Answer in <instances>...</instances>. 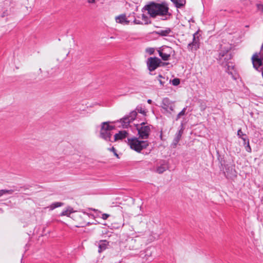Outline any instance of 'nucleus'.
Wrapping results in <instances>:
<instances>
[{"mask_svg":"<svg viewBox=\"0 0 263 263\" xmlns=\"http://www.w3.org/2000/svg\"><path fill=\"white\" fill-rule=\"evenodd\" d=\"M173 51V49L171 47L166 46H162L158 50L159 56L163 61H168Z\"/></svg>","mask_w":263,"mask_h":263,"instance_id":"6","label":"nucleus"},{"mask_svg":"<svg viewBox=\"0 0 263 263\" xmlns=\"http://www.w3.org/2000/svg\"><path fill=\"white\" fill-rule=\"evenodd\" d=\"M145 51L146 53H148L149 55H152L154 54L155 52V48L152 47L147 48L146 49Z\"/></svg>","mask_w":263,"mask_h":263,"instance_id":"22","label":"nucleus"},{"mask_svg":"<svg viewBox=\"0 0 263 263\" xmlns=\"http://www.w3.org/2000/svg\"><path fill=\"white\" fill-rule=\"evenodd\" d=\"M161 60L157 57H150L147 61V66L149 71H152L157 69L161 63Z\"/></svg>","mask_w":263,"mask_h":263,"instance_id":"7","label":"nucleus"},{"mask_svg":"<svg viewBox=\"0 0 263 263\" xmlns=\"http://www.w3.org/2000/svg\"><path fill=\"white\" fill-rule=\"evenodd\" d=\"M137 115V112L136 111H133L128 116L121 119V121L122 122V126L124 128L127 127L129 125V123L135 119Z\"/></svg>","mask_w":263,"mask_h":263,"instance_id":"8","label":"nucleus"},{"mask_svg":"<svg viewBox=\"0 0 263 263\" xmlns=\"http://www.w3.org/2000/svg\"><path fill=\"white\" fill-rule=\"evenodd\" d=\"M205 109V105H201V110H204Z\"/></svg>","mask_w":263,"mask_h":263,"instance_id":"32","label":"nucleus"},{"mask_svg":"<svg viewBox=\"0 0 263 263\" xmlns=\"http://www.w3.org/2000/svg\"><path fill=\"white\" fill-rule=\"evenodd\" d=\"M171 32V30L170 28H166L165 30H159L157 33L161 36H167Z\"/></svg>","mask_w":263,"mask_h":263,"instance_id":"15","label":"nucleus"},{"mask_svg":"<svg viewBox=\"0 0 263 263\" xmlns=\"http://www.w3.org/2000/svg\"><path fill=\"white\" fill-rule=\"evenodd\" d=\"M243 141V144L244 145H246L247 143V141L249 140V139L246 138H244L243 137H242L241 138H240Z\"/></svg>","mask_w":263,"mask_h":263,"instance_id":"30","label":"nucleus"},{"mask_svg":"<svg viewBox=\"0 0 263 263\" xmlns=\"http://www.w3.org/2000/svg\"><path fill=\"white\" fill-rule=\"evenodd\" d=\"M246 145V146L245 148H246V151H247L249 153H251V146H250L249 140L247 141V143Z\"/></svg>","mask_w":263,"mask_h":263,"instance_id":"24","label":"nucleus"},{"mask_svg":"<svg viewBox=\"0 0 263 263\" xmlns=\"http://www.w3.org/2000/svg\"><path fill=\"white\" fill-rule=\"evenodd\" d=\"M134 22L136 23V24H139V22H136V21H134Z\"/></svg>","mask_w":263,"mask_h":263,"instance_id":"36","label":"nucleus"},{"mask_svg":"<svg viewBox=\"0 0 263 263\" xmlns=\"http://www.w3.org/2000/svg\"><path fill=\"white\" fill-rule=\"evenodd\" d=\"M109 149L114 154L115 156H116L117 158H119V156L117 154V153H116V149L115 148V147H112L111 148H109Z\"/></svg>","mask_w":263,"mask_h":263,"instance_id":"26","label":"nucleus"},{"mask_svg":"<svg viewBox=\"0 0 263 263\" xmlns=\"http://www.w3.org/2000/svg\"><path fill=\"white\" fill-rule=\"evenodd\" d=\"M63 204V203L60 202H56L52 203L49 206V208L52 210L57 208L60 207Z\"/></svg>","mask_w":263,"mask_h":263,"instance_id":"17","label":"nucleus"},{"mask_svg":"<svg viewBox=\"0 0 263 263\" xmlns=\"http://www.w3.org/2000/svg\"><path fill=\"white\" fill-rule=\"evenodd\" d=\"M13 192V190H0V197H2L3 195L9 194H11Z\"/></svg>","mask_w":263,"mask_h":263,"instance_id":"18","label":"nucleus"},{"mask_svg":"<svg viewBox=\"0 0 263 263\" xmlns=\"http://www.w3.org/2000/svg\"><path fill=\"white\" fill-rule=\"evenodd\" d=\"M73 210L72 208H69L67 210L63 211L60 214L61 216H69L70 214L73 213Z\"/></svg>","mask_w":263,"mask_h":263,"instance_id":"16","label":"nucleus"},{"mask_svg":"<svg viewBox=\"0 0 263 263\" xmlns=\"http://www.w3.org/2000/svg\"><path fill=\"white\" fill-rule=\"evenodd\" d=\"M116 22L117 23L119 24H128L129 23V21L127 20L126 15L125 14H121L119 16H117L115 18Z\"/></svg>","mask_w":263,"mask_h":263,"instance_id":"10","label":"nucleus"},{"mask_svg":"<svg viewBox=\"0 0 263 263\" xmlns=\"http://www.w3.org/2000/svg\"><path fill=\"white\" fill-rule=\"evenodd\" d=\"M187 107H184L179 114V115H181V116H184L185 114V111L186 110Z\"/></svg>","mask_w":263,"mask_h":263,"instance_id":"27","label":"nucleus"},{"mask_svg":"<svg viewBox=\"0 0 263 263\" xmlns=\"http://www.w3.org/2000/svg\"><path fill=\"white\" fill-rule=\"evenodd\" d=\"M109 216V215L107 214H103L102 215V218L104 220H106L108 218Z\"/></svg>","mask_w":263,"mask_h":263,"instance_id":"29","label":"nucleus"},{"mask_svg":"<svg viewBox=\"0 0 263 263\" xmlns=\"http://www.w3.org/2000/svg\"><path fill=\"white\" fill-rule=\"evenodd\" d=\"M237 136L239 137V138H241L243 136V134L242 133V132L241 131V129H239L238 132H237Z\"/></svg>","mask_w":263,"mask_h":263,"instance_id":"28","label":"nucleus"},{"mask_svg":"<svg viewBox=\"0 0 263 263\" xmlns=\"http://www.w3.org/2000/svg\"><path fill=\"white\" fill-rule=\"evenodd\" d=\"M226 57H230V55L228 53L226 54Z\"/></svg>","mask_w":263,"mask_h":263,"instance_id":"35","label":"nucleus"},{"mask_svg":"<svg viewBox=\"0 0 263 263\" xmlns=\"http://www.w3.org/2000/svg\"><path fill=\"white\" fill-rule=\"evenodd\" d=\"M195 34H194L192 42L188 44V49L191 51L196 50L199 47V42L196 39Z\"/></svg>","mask_w":263,"mask_h":263,"instance_id":"9","label":"nucleus"},{"mask_svg":"<svg viewBox=\"0 0 263 263\" xmlns=\"http://www.w3.org/2000/svg\"><path fill=\"white\" fill-rule=\"evenodd\" d=\"M180 117H181V115H179V114H178L177 115V117H176V120H179V119L180 118Z\"/></svg>","mask_w":263,"mask_h":263,"instance_id":"33","label":"nucleus"},{"mask_svg":"<svg viewBox=\"0 0 263 263\" xmlns=\"http://www.w3.org/2000/svg\"><path fill=\"white\" fill-rule=\"evenodd\" d=\"M180 83V80L179 79H174L172 80V84L174 86H177Z\"/></svg>","mask_w":263,"mask_h":263,"instance_id":"25","label":"nucleus"},{"mask_svg":"<svg viewBox=\"0 0 263 263\" xmlns=\"http://www.w3.org/2000/svg\"><path fill=\"white\" fill-rule=\"evenodd\" d=\"M183 133V130L181 129L179 130L175 135V137L173 141L172 145L173 147H176L178 143L180 141Z\"/></svg>","mask_w":263,"mask_h":263,"instance_id":"11","label":"nucleus"},{"mask_svg":"<svg viewBox=\"0 0 263 263\" xmlns=\"http://www.w3.org/2000/svg\"><path fill=\"white\" fill-rule=\"evenodd\" d=\"M136 111L138 112L144 116H146L147 111L143 108L141 106H137L136 108Z\"/></svg>","mask_w":263,"mask_h":263,"instance_id":"20","label":"nucleus"},{"mask_svg":"<svg viewBox=\"0 0 263 263\" xmlns=\"http://www.w3.org/2000/svg\"><path fill=\"white\" fill-rule=\"evenodd\" d=\"M128 143L132 149L138 152H140L148 145L147 141H140L137 138L128 139Z\"/></svg>","mask_w":263,"mask_h":263,"instance_id":"4","label":"nucleus"},{"mask_svg":"<svg viewBox=\"0 0 263 263\" xmlns=\"http://www.w3.org/2000/svg\"><path fill=\"white\" fill-rule=\"evenodd\" d=\"M161 79H164V78H163L161 75H159L158 76V80L159 81L160 85L163 86L165 83V82L163 81Z\"/></svg>","mask_w":263,"mask_h":263,"instance_id":"23","label":"nucleus"},{"mask_svg":"<svg viewBox=\"0 0 263 263\" xmlns=\"http://www.w3.org/2000/svg\"><path fill=\"white\" fill-rule=\"evenodd\" d=\"M226 66H227V68L226 69L227 71L229 73H232V71H231V69L233 68V66L232 63H226Z\"/></svg>","mask_w":263,"mask_h":263,"instance_id":"21","label":"nucleus"},{"mask_svg":"<svg viewBox=\"0 0 263 263\" xmlns=\"http://www.w3.org/2000/svg\"><path fill=\"white\" fill-rule=\"evenodd\" d=\"M145 7L148 13L152 17L160 16L164 17L163 20H165L171 15V13L168 12V5L165 2L162 3L152 2Z\"/></svg>","mask_w":263,"mask_h":263,"instance_id":"1","label":"nucleus"},{"mask_svg":"<svg viewBox=\"0 0 263 263\" xmlns=\"http://www.w3.org/2000/svg\"><path fill=\"white\" fill-rule=\"evenodd\" d=\"M108 242L106 240H101L99 245V252H101L107 248Z\"/></svg>","mask_w":263,"mask_h":263,"instance_id":"13","label":"nucleus"},{"mask_svg":"<svg viewBox=\"0 0 263 263\" xmlns=\"http://www.w3.org/2000/svg\"><path fill=\"white\" fill-rule=\"evenodd\" d=\"M114 129L115 126L109 125V122H103L100 132V137L107 141H111L110 138Z\"/></svg>","mask_w":263,"mask_h":263,"instance_id":"2","label":"nucleus"},{"mask_svg":"<svg viewBox=\"0 0 263 263\" xmlns=\"http://www.w3.org/2000/svg\"><path fill=\"white\" fill-rule=\"evenodd\" d=\"M152 100H151V99H148V100H147V103H149V104H151V103H152Z\"/></svg>","mask_w":263,"mask_h":263,"instance_id":"34","label":"nucleus"},{"mask_svg":"<svg viewBox=\"0 0 263 263\" xmlns=\"http://www.w3.org/2000/svg\"><path fill=\"white\" fill-rule=\"evenodd\" d=\"M127 133L125 130L120 131L118 133L116 134L114 136V141H116L118 140H122L127 137Z\"/></svg>","mask_w":263,"mask_h":263,"instance_id":"12","label":"nucleus"},{"mask_svg":"<svg viewBox=\"0 0 263 263\" xmlns=\"http://www.w3.org/2000/svg\"><path fill=\"white\" fill-rule=\"evenodd\" d=\"M87 2L89 4H95L96 3V0H87Z\"/></svg>","mask_w":263,"mask_h":263,"instance_id":"31","label":"nucleus"},{"mask_svg":"<svg viewBox=\"0 0 263 263\" xmlns=\"http://www.w3.org/2000/svg\"><path fill=\"white\" fill-rule=\"evenodd\" d=\"M136 128L138 132L139 137L143 139L148 138L151 132V126L147 123L142 122L140 124L136 125Z\"/></svg>","mask_w":263,"mask_h":263,"instance_id":"5","label":"nucleus"},{"mask_svg":"<svg viewBox=\"0 0 263 263\" xmlns=\"http://www.w3.org/2000/svg\"><path fill=\"white\" fill-rule=\"evenodd\" d=\"M161 106L163 110L162 112L167 116L171 115L175 112V102L171 101L168 98L163 99Z\"/></svg>","mask_w":263,"mask_h":263,"instance_id":"3","label":"nucleus"},{"mask_svg":"<svg viewBox=\"0 0 263 263\" xmlns=\"http://www.w3.org/2000/svg\"><path fill=\"white\" fill-rule=\"evenodd\" d=\"M167 167L164 165H161L157 168V172L159 174H162L166 170Z\"/></svg>","mask_w":263,"mask_h":263,"instance_id":"19","label":"nucleus"},{"mask_svg":"<svg viewBox=\"0 0 263 263\" xmlns=\"http://www.w3.org/2000/svg\"><path fill=\"white\" fill-rule=\"evenodd\" d=\"M177 8H180L185 4L184 0H171Z\"/></svg>","mask_w":263,"mask_h":263,"instance_id":"14","label":"nucleus"}]
</instances>
